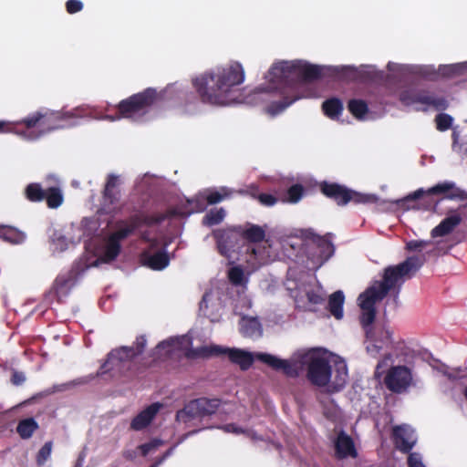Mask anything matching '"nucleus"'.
<instances>
[{"mask_svg": "<svg viewBox=\"0 0 467 467\" xmlns=\"http://www.w3.org/2000/svg\"><path fill=\"white\" fill-rule=\"evenodd\" d=\"M151 467H155V466L153 465V466H151Z\"/></svg>", "mask_w": 467, "mask_h": 467, "instance_id": "obj_64", "label": "nucleus"}, {"mask_svg": "<svg viewBox=\"0 0 467 467\" xmlns=\"http://www.w3.org/2000/svg\"><path fill=\"white\" fill-rule=\"evenodd\" d=\"M452 117L446 113H440L435 118L436 128L440 131L448 130L452 125Z\"/></svg>", "mask_w": 467, "mask_h": 467, "instance_id": "obj_41", "label": "nucleus"}, {"mask_svg": "<svg viewBox=\"0 0 467 467\" xmlns=\"http://www.w3.org/2000/svg\"><path fill=\"white\" fill-rule=\"evenodd\" d=\"M135 357L134 347L123 346L114 348L107 355V359L100 366L97 376L100 377L108 373L115 376L117 372H120L126 362L131 361Z\"/></svg>", "mask_w": 467, "mask_h": 467, "instance_id": "obj_13", "label": "nucleus"}, {"mask_svg": "<svg viewBox=\"0 0 467 467\" xmlns=\"http://www.w3.org/2000/svg\"><path fill=\"white\" fill-rule=\"evenodd\" d=\"M68 387H69L68 383L57 384V385H54L51 388L44 390L41 393V395L42 396H48V395L54 394L56 392H62V391L67 390L68 389Z\"/></svg>", "mask_w": 467, "mask_h": 467, "instance_id": "obj_55", "label": "nucleus"}, {"mask_svg": "<svg viewBox=\"0 0 467 467\" xmlns=\"http://www.w3.org/2000/svg\"><path fill=\"white\" fill-rule=\"evenodd\" d=\"M123 456H124V458H126L127 460H132V459H133V457H134V456H133V452H131V451H125V452L123 453Z\"/></svg>", "mask_w": 467, "mask_h": 467, "instance_id": "obj_60", "label": "nucleus"}, {"mask_svg": "<svg viewBox=\"0 0 467 467\" xmlns=\"http://www.w3.org/2000/svg\"><path fill=\"white\" fill-rule=\"evenodd\" d=\"M234 193V190L223 186L219 190L209 191L204 199L209 205H213L221 202L225 199H229Z\"/></svg>", "mask_w": 467, "mask_h": 467, "instance_id": "obj_32", "label": "nucleus"}, {"mask_svg": "<svg viewBox=\"0 0 467 467\" xmlns=\"http://www.w3.org/2000/svg\"><path fill=\"white\" fill-rule=\"evenodd\" d=\"M235 192L240 194V195L250 196L251 198L256 199V200L258 198V195L260 194L259 187L256 184H250V185L246 186L244 189H240L238 191H234V193Z\"/></svg>", "mask_w": 467, "mask_h": 467, "instance_id": "obj_47", "label": "nucleus"}, {"mask_svg": "<svg viewBox=\"0 0 467 467\" xmlns=\"http://www.w3.org/2000/svg\"><path fill=\"white\" fill-rule=\"evenodd\" d=\"M445 375H447V377H448L450 379H457V375H456V374H452V373H445Z\"/></svg>", "mask_w": 467, "mask_h": 467, "instance_id": "obj_61", "label": "nucleus"}, {"mask_svg": "<svg viewBox=\"0 0 467 467\" xmlns=\"http://www.w3.org/2000/svg\"><path fill=\"white\" fill-rule=\"evenodd\" d=\"M147 344V339L144 335H140L136 337V340L134 342L135 345V356H139L141 353H143Z\"/></svg>", "mask_w": 467, "mask_h": 467, "instance_id": "obj_54", "label": "nucleus"}, {"mask_svg": "<svg viewBox=\"0 0 467 467\" xmlns=\"http://www.w3.org/2000/svg\"><path fill=\"white\" fill-rule=\"evenodd\" d=\"M71 282L70 277L57 276L54 283V290L57 296L64 294L67 291L69 284Z\"/></svg>", "mask_w": 467, "mask_h": 467, "instance_id": "obj_43", "label": "nucleus"}, {"mask_svg": "<svg viewBox=\"0 0 467 467\" xmlns=\"http://www.w3.org/2000/svg\"><path fill=\"white\" fill-rule=\"evenodd\" d=\"M319 190L322 194L334 201L338 206H345L349 202L360 204L376 201L374 195L360 193L337 182L324 181L320 182Z\"/></svg>", "mask_w": 467, "mask_h": 467, "instance_id": "obj_7", "label": "nucleus"}, {"mask_svg": "<svg viewBox=\"0 0 467 467\" xmlns=\"http://www.w3.org/2000/svg\"><path fill=\"white\" fill-rule=\"evenodd\" d=\"M464 397H465V399L467 400V386H466V387H465V389H464Z\"/></svg>", "mask_w": 467, "mask_h": 467, "instance_id": "obj_63", "label": "nucleus"}, {"mask_svg": "<svg viewBox=\"0 0 467 467\" xmlns=\"http://www.w3.org/2000/svg\"><path fill=\"white\" fill-rule=\"evenodd\" d=\"M307 301L312 305H321L325 299L321 294L315 290H309L306 292Z\"/></svg>", "mask_w": 467, "mask_h": 467, "instance_id": "obj_53", "label": "nucleus"}, {"mask_svg": "<svg viewBox=\"0 0 467 467\" xmlns=\"http://www.w3.org/2000/svg\"><path fill=\"white\" fill-rule=\"evenodd\" d=\"M128 238L127 231H120L119 228L111 233L106 239L102 253L104 262L115 260L121 251V242Z\"/></svg>", "mask_w": 467, "mask_h": 467, "instance_id": "obj_19", "label": "nucleus"}, {"mask_svg": "<svg viewBox=\"0 0 467 467\" xmlns=\"http://www.w3.org/2000/svg\"><path fill=\"white\" fill-rule=\"evenodd\" d=\"M141 238L144 240V241H147V242H150V239L147 237V235L144 234H142Z\"/></svg>", "mask_w": 467, "mask_h": 467, "instance_id": "obj_62", "label": "nucleus"}, {"mask_svg": "<svg viewBox=\"0 0 467 467\" xmlns=\"http://www.w3.org/2000/svg\"><path fill=\"white\" fill-rule=\"evenodd\" d=\"M86 109L78 107L72 110H52L41 109L30 113L17 124L25 126L27 130L38 128L37 134L30 135L32 139L57 130L69 129L79 124V119L88 117Z\"/></svg>", "mask_w": 467, "mask_h": 467, "instance_id": "obj_4", "label": "nucleus"}, {"mask_svg": "<svg viewBox=\"0 0 467 467\" xmlns=\"http://www.w3.org/2000/svg\"><path fill=\"white\" fill-rule=\"evenodd\" d=\"M332 368L324 357H312L307 365L306 377L315 386L325 387L331 379Z\"/></svg>", "mask_w": 467, "mask_h": 467, "instance_id": "obj_15", "label": "nucleus"}, {"mask_svg": "<svg viewBox=\"0 0 467 467\" xmlns=\"http://www.w3.org/2000/svg\"><path fill=\"white\" fill-rule=\"evenodd\" d=\"M345 302V296L341 290H337L330 295L328 298V310L336 319L343 317V306Z\"/></svg>", "mask_w": 467, "mask_h": 467, "instance_id": "obj_30", "label": "nucleus"}, {"mask_svg": "<svg viewBox=\"0 0 467 467\" xmlns=\"http://www.w3.org/2000/svg\"><path fill=\"white\" fill-rule=\"evenodd\" d=\"M335 449L337 458L344 459L347 457L356 458L358 452L355 448L354 441L350 436L341 431L335 441Z\"/></svg>", "mask_w": 467, "mask_h": 467, "instance_id": "obj_21", "label": "nucleus"}, {"mask_svg": "<svg viewBox=\"0 0 467 467\" xmlns=\"http://www.w3.org/2000/svg\"><path fill=\"white\" fill-rule=\"evenodd\" d=\"M227 350H229V348L220 346H208V358L227 355Z\"/></svg>", "mask_w": 467, "mask_h": 467, "instance_id": "obj_56", "label": "nucleus"}, {"mask_svg": "<svg viewBox=\"0 0 467 467\" xmlns=\"http://www.w3.org/2000/svg\"><path fill=\"white\" fill-rule=\"evenodd\" d=\"M161 408V404L159 402H155L148 406L143 410H141L138 415H136L132 419L130 422V430L141 431L148 427L152 421V420L155 418Z\"/></svg>", "mask_w": 467, "mask_h": 467, "instance_id": "obj_20", "label": "nucleus"}, {"mask_svg": "<svg viewBox=\"0 0 467 467\" xmlns=\"http://www.w3.org/2000/svg\"><path fill=\"white\" fill-rule=\"evenodd\" d=\"M227 357L232 363L238 365L243 370L248 369L254 363L252 353L239 348H229Z\"/></svg>", "mask_w": 467, "mask_h": 467, "instance_id": "obj_26", "label": "nucleus"}, {"mask_svg": "<svg viewBox=\"0 0 467 467\" xmlns=\"http://www.w3.org/2000/svg\"><path fill=\"white\" fill-rule=\"evenodd\" d=\"M408 464L410 467H425L421 460L413 454H410L408 458Z\"/></svg>", "mask_w": 467, "mask_h": 467, "instance_id": "obj_59", "label": "nucleus"}, {"mask_svg": "<svg viewBox=\"0 0 467 467\" xmlns=\"http://www.w3.org/2000/svg\"><path fill=\"white\" fill-rule=\"evenodd\" d=\"M462 223V216L459 213L445 217L437 226H435L431 235L432 238L443 237L451 234Z\"/></svg>", "mask_w": 467, "mask_h": 467, "instance_id": "obj_22", "label": "nucleus"}, {"mask_svg": "<svg viewBox=\"0 0 467 467\" xmlns=\"http://www.w3.org/2000/svg\"><path fill=\"white\" fill-rule=\"evenodd\" d=\"M413 382L412 370L407 366H392L384 377L386 388L393 393L406 391Z\"/></svg>", "mask_w": 467, "mask_h": 467, "instance_id": "obj_14", "label": "nucleus"}, {"mask_svg": "<svg viewBox=\"0 0 467 467\" xmlns=\"http://www.w3.org/2000/svg\"><path fill=\"white\" fill-rule=\"evenodd\" d=\"M349 112L358 119H363L368 112V106L363 99H353L348 102Z\"/></svg>", "mask_w": 467, "mask_h": 467, "instance_id": "obj_36", "label": "nucleus"}, {"mask_svg": "<svg viewBox=\"0 0 467 467\" xmlns=\"http://www.w3.org/2000/svg\"><path fill=\"white\" fill-rule=\"evenodd\" d=\"M212 234L215 240L217 251L221 255L232 258L234 254L241 253L244 244L238 225L215 229Z\"/></svg>", "mask_w": 467, "mask_h": 467, "instance_id": "obj_9", "label": "nucleus"}, {"mask_svg": "<svg viewBox=\"0 0 467 467\" xmlns=\"http://www.w3.org/2000/svg\"><path fill=\"white\" fill-rule=\"evenodd\" d=\"M411 199L417 200L416 210L437 213L439 203L444 200H467V192L456 186L453 182L444 181L424 190L420 188L411 192Z\"/></svg>", "mask_w": 467, "mask_h": 467, "instance_id": "obj_5", "label": "nucleus"}, {"mask_svg": "<svg viewBox=\"0 0 467 467\" xmlns=\"http://www.w3.org/2000/svg\"><path fill=\"white\" fill-rule=\"evenodd\" d=\"M421 265L422 262L419 256H410L397 265L387 267L383 280L376 281L359 295V320L365 329L366 337L369 340L366 349L371 357L376 358L381 350H391L394 345L392 332L389 329L381 328L377 334L372 331L371 325L376 318V303L382 300L400 279L410 277Z\"/></svg>", "mask_w": 467, "mask_h": 467, "instance_id": "obj_1", "label": "nucleus"}, {"mask_svg": "<svg viewBox=\"0 0 467 467\" xmlns=\"http://www.w3.org/2000/svg\"><path fill=\"white\" fill-rule=\"evenodd\" d=\"M219 428L228 433L245 434V435L251 437L253 440L257 439V436L254 432H253L249 430H246V429H243L234 423L224 424Z\"/></svg>", "mask_w": 467, "mask_h": 467, "instance_id": "obj_40", "label": "nucleus"}, {"mask_svg": "<svg viewBox=\"0 0 467 467\" xmlns=\"http://www.w3.org/2000/svg\"><path fill=\"white\" fill-rule=\"evenodd\" d=\"M118 186L119 177L114 174H109L102 192V197L105 204L112 205L119 202L120 192L118 189Z\"/></svg>", "mask_w": 467, "mask_h": 467, "instance_id": "obj_23", "label": "nucleus"}, {"mask_svg": "<svg viewBox=\"0 0 467 467\" xmlns=\"http://www.w3.org/2000/svg\"><path fill=\"white\" fill-rule=\"evenodd\" d=\"M144 265L152 270H162L170 263L169 254L165 251H158L153 254H142Z\"/></svg>", "mask_w": 467, "mask_h": 467, "instance_id": "obj_27", "label": "nucleus"}, {"mask_svg": "<svg viewBox=\"0 0 467 467\" xmlns=\"http://www.w3.org/2000/svg\"><path fill=\"white\" fill-rule=\"evenodd\" d=\"M240 333L245 337L257 338L263 334L261 323L257 317L244 316L240 320Z\"/></svg>", "mask_w": 467, "mask_h": 467, "instance_id": "obj_24", "label": "nucleus"}, {"mask_svg": "<svg viewBox=\"0 0 467 467\" xmlns=\"http://www.w3.org/2000/svg\"><path fill=\"white\" fill-rule=\"evenodd\" d=\"M257 358L275 370H283L286 375H293L294 373L288 360L278 358L268 353H259Z\"/></svg>", "mask_w": 467, "mask_h": 467, "instance_id": "obj_25", "label": "nucleus"}, {"mask_svg": "<svg viewBox=\"0 0 467 467\" xmlns=\"http://www.w3.org/2000/svg\"><path fill=\"white\" fill-rule=\"evenodd\" d=\"M166 219L163 213L146 214L143 213V223L146 226H152L162 223Z\"/></svg>", "mask_w": 467, "mask_h": 467, "instance_id": "obj_45", "label": "nucleus"}, {"mask_svg": "<svg viewBox=\"0 0 467 467\" xmlns=\"http://www.w3.org/2000/svg\"><path fill=\"white\" fill-rule=\"evenodd\" d=\"M161 444L160 440H152L150 442L143 443L139 446L142 456L148 455L152 450L156 449Z\"/></svg>", "mask_w": 467, "mask_h": 467, "instance_id": "obj_51", "label": "nucleus"}, {"mask_svg": "<svg viewBox=\"0 0 467 467\" xmlns=\"http://www.w3.org/2000/svg\"><path fill=\"white\" fill-rule=\"evenodd\" d=\"M228 278L234 285H244L247 283V278L244 277V270L241 266L230 268Z\"/></svg>", "mask_w": 467, "mask_h": 467, "instance_id": "obj_39", "label": "nucleus"}, {"mask_svg": "<svg viewBox=\"0 0 467 467\" xmlns=\"http://www.w3.org/2000/svg\"><path fill=\"white\" fill-rule=\"evenodd\" d=\"M391 438L396 449L404 453L410 452L416 443L413 431L406 425L393 427Z\"/></svg>", "mask_w": 467, "mask_h": 467, "instance_id": "obj_17", "label": "nucleus"}, {"mask_svg": "<svg viewBox=\"0 0 467 467\" xmlns=\"http://www.w3.org/2000/svg\"><path fill=\"white\" fill-rule=\"evenodd\" d=\"M52 451V442H46L38 451L36 455V462L38 464H43L50 456Z\"/></svg>", "mask_w": 467, "mask_h": 467, "instance_id": "obj_44", "label": "nucleus"}, {"mask_svg": "<svg viewBox=\"0 0 467 467\" xmlns=\"http://www.w3.org/2000/svg\"><path fill=\"white\" fill-rule=\"evenodd\" d=\"M268 86L265 88H257V90H263L266 92H278L280 95H282L284 98L280 101L272 102L270 105L266 107V113L275 116L279 113H281L284 109H285L287 107H289L293 102H295L296 99H299L298 96L296 95V93H293L290 89L286 88V92L285 94H282L280 89H275L274 87L275 84H272L268 79Z\"/></svg>", "mask_w": 467, "mask_h": 467, "instance_id": "obj_18", "label": "nucleus"}, {"mask_svg": "<svg viewBox=\"0 0 467 467\" xmlns=\"http://www.w3.org/2000/svg\"><path fill=\"white\" fill-rule=\"evenodd\" d=\"M322 76V67L301 61H281L272 65L265 78L285 94L286 88L296 93L303 84L320 79Z\"/></svg>", "mask_w": 467, "mask_h": 467, "instance_id": "obj_3", "label": "nucleus"}, {"mask_svg": "<svg viewBox=\"0 0 467 467\" xmlns=\"http://www.w3.org/2000/svg\"><path fill=\"white\" fill-rule=\"evenodd\" d=\"M46 189H43L38 182L27 184L24 190L25 197L31 202H40L45 199Z\"/></svg>", "mask_w": 467, "mask_h": 467, "instance_id": "obj_35", "label": "nucleus"}, {"mask_svg": "<svg viewBox=\"0 0 467 467\" xmlns=\"http://www.w3.org/2000/svg\"><path fill=\"white\" fill-rule=\"evenodd\" d=\"M47 205L50 209L58 208L64 201L62 191L59 187L51 186L46 189L45 199Z\"/></svg>", "mask_w": 467, "mask_h": 467, "instance_id": "obj_33", "label": "nucleus"}, {"mask_svg": "<svg viewBox=\"0 0 467 467\" xmlns=\"http://www.w3.org/2000/svg\"><path fill=\"white\" fill-rule=\"evenodd\" d=\"M305 237L311 241L317 248V254H313L311 260L316 268H319L333 255L334 245L326 236H321L312 230H306Z\"/></svg>", "mask_w": 467, "mask_h": 467, "instance_id": "obj_16", "label": "nucleus"}, {"mask_svg": "<svg viewBox=\"0 0 467 467\" xmlns=\"http://www.w3.org/2000/svg\"><path fill=\"white\" fill-rule=\"evenodd\" d=\"M244 80V70L239 62L216 67L192 79V85L202 103L223 106L229 101L232 88Z\"/></svg>", "mask_w": 467, "mask_h": 467, "instance_id": "obj_2", "label": "nucleus"}, {"mask_svg": "<svg viewBox=\"0 0 467 467\" xmlns=\"http://www.w3.org/2000/svg\"><path fill=\"white\" fill-rule=\"evenodd\" d=\"M142 225H144L143 213L133 214L128 220H121L117 223V227L120 231H127L128 237Z\"/></svg>", "mask_w": 467, "mask_h": 467, "instance_id": "obj_31", "label": "nucleus"}, {"mask_svg": "<svg viewBox=\"0 0 467 467\" xmlns=\"http://www.w3.org/2000/svg\"><path fill=\"white\" fill-rule=\"evenodd\" d=\"M39 429L37 421L32 418H25L18 421L16 425V433L22 440L32 438L34 433Z\"/></svg>", "mask_w": 467, "mask_h": 467, "instance_id": "obj_29", "label": "nucleus"}, {"mask_svg": "<svg viewBox=\"0 0 467 467\" xmlns=\"http://www.w3.org/2000/svg\"><path fill=\"white\" fill-rule=\"evenodd\" d=\"M83 9V3L79 0H67L66 10L68 14H76Z\"/></svg>", "mask_w": 467, "mask_h": 467, "instance_id": "obj_52", "label": "nucleus"}, {"mask_svg": "<svg viewBox=\"0 0 467 467\" xmlns=\"http://www.w3.org/2000/svg\"><path fill=\"white\" fill-rule=\"evenodd\" d=\"M244 247L246 252V263L254 269L262 265V261L258 258L257 251L250 244L244 245V242L256 244L262 242L265 237V230L257 224L246 223L244 225H238Z\"/></svg>", "mask_w": 467, "mask_h": 467, "instance_id": "obj_11", "label": "nucleus"}, {"mask_svg": "<svg viewBox=\"0 0 467 467\" xmlns=\"http://www.w3.org/2000/svg\"><path fill=\"white\" fill-rule=\"evenodd\" d=\"M400 100L405 106L416 104L423 105L422 109L433 108L437 110H444L448 108V101L444 97H437L426 89L409 88L400 92Z\"/></svg>", "mask_w": 467, "mask_h": 467, "instance_id": "obj_10", "label": "nucleus"}, {"mask_svg": "<svg viewBox=\"0 0 467 467\" xmlns=\"http://www.w3.org/2000/svg\"><path fill=\"white\" fill-rule=\"evenodd\" d=\"M221 405L219 399L198 398L190 400L176 412V420L187 423L195 419H202L214 414Z\"/></svg>", "mask_w": 467, "mask_h": 467, "instance_id": "obj_8", "label": "nucleus"}, {"mask_svg": "<svg viewBox=\"0 0 467 467\" xmlns=\"http://www.w3.org/2000/svg\"><path fill=\"white\" fill-rule=\"evenodd\" d=\"M226 215L225 210L223 208H214L211 209L202 218V224L204 226H213L221 223Z\"/></svg>", "mask_w": 467, "mask_h": 467, "instance_id": "obj_38", "label": "nucleus"}, {"mask_svg": "<svg viewBox=\"0 0 467 467\" xmlns=\"http://www.w3.org/2000/svg\"><path fill=\"white\" fill-rule=\"evenodd\" d=\"M192 340L185 336L170 337L166 340L161 341L155 348L157 352L165 350L166 356H171L174 351H183L184 356L189 359L195 358H208V346L200 348H187L191 346Z\"/></svg>", "mask_w": 467, "mask_h": 467, "instance_id": "obj_12", "label": "nucleus"}, {"mask_svg": "<svg viewBox=\"0 0 467 467\" xmlns=\"http://www.w3.org/2000/svg\"><path fill=\"white\" fill-rule=\"evenodd\" d=\"M16 125L8 121L0 120V133H8V132H16L19 131L16 130Z\"/></svg>", "mask_w": 467, "mask_h": 467, "instance_id": "obj_57", "label": "nucleus"}, {"mask_svg": "<svg viewBox=\"0 0 467 467\" xmlns=\"http://www.w3.org/2000/svg\"><path fill=\"white\" fill-rule=\"evenodd\" d=\"M431 244V241L424 240H411L406 244V249L408 251H421L427 245Z\"/></svg>", "mask_w": 467, "mask_h": 467, "instance_id": "obj_49", "label": "nucleus"}, {"mask_svg": "<svg viewBox=\"0 0 467 467\" xmlns=\"http://www.w3.org/2000/svg\"><path fill=\"white\" fill-rule=\"evenodd\" d=\"M398 206L403 210H416L417 200L411 199V193L396 202Z\"/></svg>", "mask_w": 467, "mask_h": 467, "instance_id": "obj_48", "label": "nucleus"}, {"mask_svg": "<svg viewBox=\"0 0 467 467\" xmlns=\"http://www.w3.org/2000/svg\"><path fill=\"white\" fill-rule=\"evenodd\" d=\"M322 109L326 116L334 119L343 111V103L337 98H331L323 102Z\"/></svg>", "mask_w": 467, "mask_h": 467, "instance_id": "obj_34", "label": "nucleus"}, {"mask_svg": "<svg viewBox=\"0 0 467 467\" xmlns=\"http://www.w3.org/2000/svg\"><path fill=\"white\" fill-rule=\"evenodd\" d=\"M257 200L262 205L267 207L275 205L278 201V199L275 195L270 193H260L258 195Z\"/></svg>", "mask_w": 467, "mask_h": 467, "instance_id": "obj_50", "label": "nucleus"}, {"mask_svg": "<svg viewBox=\"0 0 467 467\" xmlns=\"http://www.w3.org/2000/svg\"><path fill=\"white\" fill-rule=\"evenodd\" d=\"M304 194V187L299 183L293 184L287 190V201L291 203H296Z\"/></svg>", "mask_w": 467, "mask_h": 467, "instance_id": "obj_42", "label": "nucleus"}, {"mask_svg": "<svg viewBox=\"0 0 467 467\" xmlns=\"http://www.w3.org/2000/svg\"><path fill=\"white\" fill-rule=\"evenodd\" d=\"M391 359H392L391 352H389V351L386 352L383 356V358L380 359L376 366L375 377L379 378L383 374L384 368L388 366V362L390 361Z\"/></svg>", "mask_w": 467, "mask_h": 467, "instance_id": "obj_46", "label": "nucleus"}, {"mask_svg": "<svg viewBox=\"0 0 467 467\" xmlns=\"http://www.w3.org/2000/svg\"><path fill=\"white\" fill-rule=\"evenodd\" d=\"M466 69L465 63L441 65L439 67V74L444 78H453L463 75Z\"/></svg>", "mask_w": 467, "mask_h": 467, "instance_id": "obj_37", "label": "nucleus"}, {"mask_svg": "<svg viewBox=\"0 0 467 467\" xmlns=\"http://www.w3.org/2000/svg\"><path fill=\"white\" fill-rule=\"evenodd\" d=\"M26 381V376L23 372L14 371L11 376V382L16 386L22 385Z\"/></svg>", "mask_w": 467, "mask_h": 467, "instance_id": "obj_58", "label": "nucleus"}, {"mask_svg": "<svg viewBox=\"0 0 467 467\" xmlns=\"http://www.w3.org/2000/svg\"><path fill=\"white\" fill-rule=\"evenodd\" d=\"M158 99L156 89L148 88L142 92H139L122 99L117 105L118 113L116 115H106L105 119L114 121L117 119H133L137 116L146 114L150 108L155 104Z\"/></svg>", "mask_w": 467, "mask_h": 467, "instance_id": "obj_6", "label": "nucleus"}, {"mask_svg": "<svg viewBox=\"0 0 467 467\" xmlns=\"http://www.w3.org/2000/svg\"><path fill=\"white\" fill-rule=\"evenodd\" d=\"M26 238V234L19 229L9 225H0V239L12 244H20L25 242Z\"/></svg>", "mask_w": 467, "mask_h": 467, "instance_id": "obj_28", "label": "nucleus"}]
</instances>
